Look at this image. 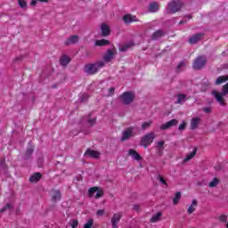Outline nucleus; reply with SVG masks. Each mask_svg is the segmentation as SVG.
Masks as SVG:
<instances>
[{
    "instance_id": "nucleus-46",
    "label": "nucleus",
    "mask_w": 228,
    "mask_h": 228,
    "mask_svg": "<svg viewBox=\"0 0 228 228\" xmlns=\"http://www.w3.org/2000/svg\"><path fill=\"white\" fill-rule=\"evenodd\" d=\"M204 113H211V107L203 108Z\"/></svg>"
},
{
    "instance_id": "nucleus-45",
    "label": "nucleus",
    "mask_w": 228,
    "mask_h": 228,
    "mask_svg": "<svg viewBox=\"0 0 228 228\" xmlns=\"http://www.w3.org/2000/svg\"><path fill=\"white\" fill-rule=\"evenodd\" d=\"M97 216H102L104 215V209H99L96 212Z\"/></svg>"
},
{
    "instance_id": "nucleus-15",
    "label": "nucleus",
    "mask_w": 228,
    "mask_h": 228,
    "mask_svg": "<svg viewBox=\"0 0 228 228\" xmlns=\"http://www.w3.org/2000/svg\"><path fill=\"white\" fill-rule=\"evenodd\" d=\"M148 10L151 13H156L159 10V4L158 2H152L150 4Z\"/></svg>"
},
{
    "instance_id": "nucleus-47",
    "label": "nucleus",
    "mask_w": 228,
    "mask_h": 228,
    "mask_svg": "<svg viewBox=\"0 0 228 228\" xmlns=\"http://www.w3.org/2000/svg\"><path fill=\"white\" fill-rule=\"evenodd\" d=\"M38 3V0H31L30 5L31 6H37V4Z\"/></svg>"
},
{
    "instance_id": "nucleus-27",
    "label": "nucleus",
    "mask_w": 228,
    "mask_h": 228,
    "mask_svg": "<svg viewBox=\"0 0 228 228\" xmlns=\"http://www.w3.org/2000/svg\"><path fill=\"white\" fill-rule=\"evenodd\" d=\"M161 216H163L161 212H158L156 215H153L150 219L151 224H156V222H159Z\"/></svg>"
},
{
    "instance_id": "nucleus-36",
    "label": "nucleus",
    "mask_w": 228,
    "mask_h": 228,
    "mask_svg": "<svg viewBox=\"0 0 228 228\" xmlns=\"http://www.w3.org/2000/svg\"><path fill=\"white\" fill-rule=\"evenodd\" d=\"M158 179L159 183H161V184H164L166 188H168V183H167V180L165 179V177H163L161 175H159Z\"/></svg>"
},
{
    "instance_id": "nucleus-30",
    "label": "nucleus",
    "mask_w": 228,
    "mask_h": 228,
    "mask_svg": "<svg viewBox=\"0 0 228 228\" xmlns=\"http://www.w3.org/2000/svg\"><path fill=\"white\" fill-rule=\"evenodd\" d=\"M220 184V180L216 177L213 178V180L208 183L209 188H216Z\"/></svg>"
},
{
    "instance_id": "nucleus-24",
    "label": "nucleus",
    "mask_w": 228,
    "mask_h": 228,
    "mask_svg": "<svg viewBox=\"0 0 228 228\" xmlns=\"http://www.w3.org/2000/svg\"><path fill=\"white\" fill-rule=\"evenodd\" d=\"M195 209H197V200H193L192 203L188 208L187 209L188 215H191L192 213H194Z\"/></svg>"
},
{
    "instance_id": "nucleus-12",
    "label": "nucleus",
    "mask_w": 228,
    "mask_h": 228,
    "mask_svg": "<svg viewBox=\"0 0 228 228\" xmlns=\"http://www.w3.org/2000/svg\"><path fill=\"white\" fill-rule=\"evenodd\" d=\"M196 155H197V148H194L192 151H191L190 153H187V155L183 160V164L188 163V161H191V159H193V158H195Z\"/></svg>"
},
{
    "instance_id": "nucleus-34",
    "label": "nucleus",
    "mask_w": 228,
    "mask_h": 228,
    "mask_svg": "<svg viewBox=\"0 0 228 228\" xmlns=\"http://www.w3.org/2000/svg\"><path fill=\"white\" fill-rule=\"evenodd\" d=\"M104 195V191H102V188L98 187V190L96 191V194L94 196V199H101Z\"/></svg>"
},
{
    "instance_id": "nucleus-11",
    "label": "nucleus",
    "mask_w": 228,
    "mask_h": 228,
    "mask_svg": "<svg viewBox=\"0 0 228 228\" xmlns=\"http://www.w3.org/2000/svg\"><path fill=\"white\" fill-rule=\"evenodd\" d=\"M102 37H110L111 30L110 29V26L106 23H102L101 25Z\"/></svg>"
},
{
    "instance_id": "nucleus-28",
    "label": "nucleus",
    "mask_w": 228,
    "mask_h": 228,
    "mask_svg": "<svg viewBox=\"0 0 228 228\" xmlns=\"http://www.w3.org/2000/svg\"><path fill=\"white\" fill-rule=\"evenodd\" d=\"M133 45H134V43H127L126 45H123L122 46H119V51L120 53H126V51H127V49H131Z\"/></svg>"
},
{
    "instance_id": "nucleus-26",
    "label": "nucleus",
    "mask_w": 228,
    "mask_h": 228,
    "mask_svg": "<svg viewBox=\"0 0 228 228\" xmlns=\"http://www.w3.org/2000/svg\"><path fill=\"white\" fill-rule=\"evenodd\" d=\"M192 69L194 70H200V56H198L192 62Z\"/></svg>"
},
{
    "instance_id": "nucleus-7",
    "label": "nucleus",
    "mask_w": 228,
    "mask_h": 228,
    "mask_svg": "<svg viewBox=\"0 0 228 228\" xmlns=\"http://www.w3.org/2000/svg\"><path fill=\"white\" fill-rule=\"evenodd\" d=\"M177 124H179V121L177 119H171L167 123L161 125L160 129L162 131H167V129H170V127H174V126H177Z\"/></svg>"
},
{
    "instance_id": "nucleus-48",
    "label": "nucleus",
    "mask_w": 228,
    "mask_h": 228,
    "mask_svg": "<svg viewBox=\"0 0 228 228\" xmlns=\"http://www.w3.org/2000/svg\"><path fill=\"white\" fill-rule=\"evenodd\" d=\"M182 67H184V62L183 61H182V62H180L179 64H178V66H177V70H181V68Z\"/></svg>"
},
{
    "instance_id": "nucleus-53",
    "label": "nucleus",
    "mask_w": 228,
    "mask_h": 228,
    "mask_svg": "<svg viewBox=\"0 0 228 228\" xmlns=\"http://www.w3.org/2000/svg\"><path fill=\"white\" fill-rule=\"evenodd\" d=\"M185 19H188L190 20V19H191V15L185 16Z\"/></svg>"
},
{
    "instance_id": "nucleus-52",
    "label": "nucleus",
    "mask_w": 228,
    "mask_h": 228,
    "mask_svg": "<svg viewBox=\"0 0 228 228\" xmlns=\"http://www.w3.org/2000/svg\"><path fill=\"white\" fill-rule=\"evenodd\" d=\"M186 22H187L186 20H181V21L179 22V24H180V25H182V24H186Z\"/></svg>"
},
{
    "instance_id": "nucleus-10",
    "label": "nucleus",
    "mask_w": 228,
    "mask_h": 228,
    "mask_svg": "<svg viewBox=\"0 0 228 228\" xmlns=\"http://www.w3.org/2000/svg\"><path fill=\"white\" fill-rule=\"evenodd\" d=\"M79 42V37L77 35L70 36L68 39L65 40L64 45H72Z\"/></svg>"
},
{
    "instance_id": "nucleus-19",
    "label": "nucleus",
    "mask_w": 228,
    "mask_h": 228,
    "mask_svg": "<svg viewBox=\"0 0 228 228\" xmlns=\"http://www.w3.org/2000/svg\"><path fill=\"white\" fill-rule=\"evenodd\" d=\"M158 154L163 156V151H165V141H159L157 142Z\"/></svg>"
},
{
    "instance_id": "nucleus-13",
    "label": "nucleus",
    "mask_w": 228,
    "mask_h": 228,
    "mask_svg": "<svg viewBox=\"0 0 228 228\" xmlns=\"http://www.w3.org/2000/svg\"><path fill=\"white\" fill-rule=\"evenodd\" d=\"M34 151H35V146H33V144H31V142H29L28 144V148L25 152L24 159H29V158H31V154H33Z\"/></svg>"
},
{
    "instance_id": "nucleus-5",
    "label": "nucleus",
    "mask_w": 228,
    "mask_h": 228,
    "mask_svg": "<svg viewBox=\"0 0 228 228\" xmlns=\"http://www.w3.org/2000/svg\"><path fill=\"white\" fill-rule=\"evenodd\" d=\"M120 99H121V102H123V104L127 106L131 104L133 101H134V94H133L132 92L126 91L120 95Z\"/></svg>"
},
{
    "instance_id": "nucleus-37",
    "label": "nucleus",
    "mask_w": 228,
    "mask_h": 228,
    "mask_svg": "<svg viewBox=\"0 0 228 228\" xmlns=\"http://www.w3.org/2000/svg\"><path fill=\"white\" fill-rule=\"evenodd\" d=\"M151 126H152V121L142 123L141 127H142V131H145L146 129H149V127H151Z\"/></svg>"
},
{
    "instance_id": "nucleus-44",
    "label": "nucleus",
    "mask_w": 228,
    "mask_h": 228,
    "mask_svg": "<svg viewBox=\"0 0 228 228\" xmlns=\"http://www.w3.org/2000/svg\"><path fill=\"white\" fill-rule=\"evenodd\" d=\"M77 225H79V222L77 220H73L71 223V227L76 228Z\"/></svg>"
},
{
    "instance_id": "nucleus-16",
    "label": "nucleus",
    "mask_w": 228,
    "mask_h": 228,
    "mask_svg": "<svg viewBox=\"0 0 228 228\" xmlns=\"http://www.w3.org/2000/svg\"><path fill=\"white\" fill-rule=\"evenodd\" d=\"M85 156H89L90 158H94V159H97L99 158V151L87 149L85 152Z\"/></svg>"
},
{
    "instance_id": "nucleus-25",
    "label": "nucleus",
    "mask_w": 228,
    "mask_h": 228,
    "mask_svg": "<svg viewBox=\"0 0 228 228\" xmlns=\"http://www.w3.org/2000/svg\"><path fill=\"white\" fill-rule=\"evenodd\" d=\"M184 102H186V94H178L177 101L175 102V104H184Z\"/></svg>"
},
{
    "instance_id": "nucleus-29",
    "label": "nucleus",
    "mask_w": 228,
    "mask_h": 228,
    "mask_svg": "<svg viewBox=\"0 0 228 228\" xmlns=\"http://www.w3.org/2000/svg\"><path fill=\"white\" fill-rule=\"evenodd\" d=\"M110 41L108 39H100L95 41V45L102 47L104 45H109Z\"/></svg>"
},
{
    "instance_id": "nucleus-33",
    "label": "nucleus",
    "mask_w": 228,
    "mask_h": 228,
    "mask_svg": "<svg viewBox=\"0 0 228 228\" xmlns=\"http://www.w3.org/2000/svg\"><path fill=\"white\" fill-rule=\"evenodd\" d=\"M199 118H193L191 122V129H195L197 126H199Z\"/></svg>"
},
{
    "instance_id": "nucleus-50",
    "label": "nucleus",
    "mask_w": 228,
    "mask_h": 228,
    "mask_svg": "<svg viewBox=\"0 0 228 228\" xmlns=\"http://www.w3.org/2000/svg\"><path fill=\"white\" fill-rule=\"evenodd\" d=\"M134 209L135 211H140V207H139L138 205H134Z\"/></svg>"
},
{
    "instance_id": "nucleus-43",
    "label": "nucleus",
    "mask_w": 228,
    "mask_h": 228,
    "mask_svg": "<svg viewBox=\"0 0 228 228\" xmlns=\"http://www.w3.org/2000/svg\"><path fill=\"white\" fill-rule=\"evenodd\" d=\"M219 221L220 222H227V216L222 215L219 216Z\"/></svg>"
},
{
    "instance_id": "nucleus-42",
    "label": "nucleus",
    "mask_w": 228,
    "mask_h": 228,
    "mask_svg": "<svg viewBox=\"0 0 228 228\" xmlns=\"http://www.w3.org/2000/svg\"><path fill=\"white\" fill-rule=\"evenodd\" d=\"M184 129H186V122H183V124H181L179 126H178V130L179 131H184Z\"/></svg>"
},
{
    "instance_id": "nucleus-21",
    "label": "nucleus",
    "mask_w": 228,
    "mask_h": 228,
    "mask_svg": "<svg viewBox=\"0 0 228 228\" xmlns=\"http://www.w3.org/2000/svg\"><path fill=\"white\" fill-rule=\"evenodd\" d=\"M42 179V174L41 173H34L30 177L29 181L30 183H38Z\"/></svg>"
},
{
    "instance_id": "nucleus-49",
    "label": "nucleus",
    "mask_w": 228,
    "mask_h": 228,
    "mask_svg": "<svg viewBox=\"0 0 228 228\" xmlns=\"http://www.w3.org/2000/svg\"><path fill=\"white\" fill-rule=\"evenodd\" d=\"M109 92H110V94H114L115 93V88L114 87H110L109 89Z\"/></svg>"
},
{
    "instance_id": "nucleus-39",
    "label": "nucleus",
    "mask_w": 228,
    "mask_h": 228,
    "mask_svg": "<svg viewBox=\"0 0 228 228\" xmlns=\"http://www.w3.org/2000/svg\"><path fill=\"white\" fill-rule=\"evenodd\" d=\"M94 225V219H89L87 223L84 224V228H92Z\"/></svg>"
},
{
    "instance_id": "nucleus-14",
    "label": "nucleus",
    "mask_w": 228,
    "mask_h": 228,
    "mask_svg": "<svg viewBox=\"0 0 228 228\" xmlns=\"http://www.w3.org/2000/svg\"><path fill=\"white\" fill-rule=\"evenodd\" d=\"M128 155H130L131 158H133V159H134L135 161L142 160V156H140V153H138L136 150H134V149L128 150Z\"/></svg>"
},
{
    "instance_id": "nucleus-40",
    "label": "nucleus",
    "mask_w": 228,
    "mask_h": 228,
    "mask_svg": "<svg viewBox=\"0 0 228 228\" xmlns=\"http://www.w3.org/2000/svg\"><path fill=\"white\" fill-rule=\"evenodd\" d=\"M208 62V61L206 60V57L202 56L200 58V67L202 69V67H206V63Z\"/></svg>"
},
{
    "instance_id": "nucleus-35",
    "label": "nucleus",
    "mask_w": 228,
    "mask_h": 228,
    "mask_svg": "<svg viewBox=\"0 0 228 228\" xmlns=\"http://www.w3.org/2000/svg\"><path fill=\"white\" fill-rule=\"evenodd\" d=\"M97 190H99V187L94 186V187H91L88 191V196L89 197H94V195L95 194V192L97 191Z\"/></svg>"
},
{
    "instance_id": "nucleus-32",
    "label": "nucleus",
    "mask_w": 228,
    "mask_h": 228,
    "mask_svg": "<svg viewBox=\"0 0 228 228\" xmlns=\"http://www.w3.org/2000/svg\"><path fill=\"white\" fill-rule=\"evenodd\" d=\"M9 209H13V205L12 203H7L4 208L0 209V213H4Z\"/></svg>"
},
{
    "instance_id": "nucleus-8",
    "label": "nucleus",
    "mask_w": 228,
    "mask_h": 228,
    "mask_svg": "<svg viewBox=\"0 0 228 228\" xmlns=\"http://www.w3.org/2000/svg\"><path fill=\"white\" fill-rule=\"evenodd\" d=\"M50 195L53 202H58V200H61V192L59 190L53 189L50 191Z\"/></svg>"
},
{
    "instance_id": "nucleus-17",
    "label": "nucleus",
    "mask_w": 228,
    "mask_h": 228,
    "mask_svg": "<svg viewBox=\"0 0 228 228\" xmlns=\"http://www.w3.org/2000/svg\"><path fill=\"white\" fill-rule=\"evenodd\" d=\"M113 56H115V52H112L111 50H107L106 54L103 55V60L106 61V63H109V61H111L113 59Z\"/></svg>"
},
{
    "instance_id": "nucleus-31",
    "label": "nucleus",
    "mask_w": 228,
    "mask_h": 228,
    "mask_svg": "<svg viewBox=\"0 0 228 228\" xmlns=\"http://www.w3.org/2000/svg\"><path fill=\"white\" fill-rule=\"evenodd\" d=\"M179 200H181V191H178L175 194V197L173 199V204H175V206H177L179 204Z\"/></svg>"
},
{
    "instance_id": "nucleus-54",
    "label": "nucleus",
    "mask_w": 228,
    "mask_h": 228,
    "mask_svg": "<svg viewBox=\"0 0 228 228\" xmlns=\"http://www.w3.org/2000/svg\"><path fill=\"white\" fill-rule=\"evenodd\" d=\"M0 165H4V159H2L1 161H0Z\"/></svg>"
},
{
    "instance_id": "nucleus-3",
    "label": "nucleus",
    "mask_w": 228,
    "mask_h": 228,
    "mask_svg": "<svg viewBox=\"0 0 228 228\" xmlns=\"http://www.w3.org/2000/svg\"><path fill=\"white\" fill-rule=\"evenodd\" d=\"M136 131H138L137 126H128V127L125 128L122 133L121 141L127 142V140H129V138H133V137L136 136V134H137Z\"/></svg>"
},
{
    "instance_id": "nucleus-6",
    "label": "nucleus",
    "mask_w": 228,
    "mask_h": 228,
    "mask_svg": "<svg viewBox=\"0 0 228 228\" xmlns=\"http://www.w3.org/2000/svg\"><path fill=\"white\" fill-rule=\"evenodd\" d=\"M121 219H122V212H118L113 214L110 219V224L112 225V228H118V224Z\"/></svg>"
},
{
    "instance_id": "nucleus-18",
    "label": "nucleus",
    "mask_w": 228,
    "mask_h": 228,
    "mask_svg": "<svg viewBox=\"0 0 228 228\" xmlns=\"http://www.w3.org/2000/svg\"><path fill=\"white\" fill-rule=\"evenodd\" d=\"M200 40V33H197V34L191 36L189 38L188 42H189V44H191V45H193L197 44Z\"/></svg>"
},
{
    "instance_id": "nucleus-2",
    "label": "nucleus",
    "mask_w": 228,
    "mask_h": 228,
    "mask_svg": "<svg viewBox=\"0 0 228 228\" xmlns=\"http://www.w3.org/2000/svg\"><path fill=\"white\" fill-rule=\"evenodd\" d=\"M184 6V3L181 0H173L167 4V13H177Z\"/></svg>"
},
{
    "instance_id": "nucleus-22",
    "label": "nucleus",
    "mask_w": 228,
    "mask_h": 228,
    "mask_svg": "<svg viewBox=\"0 0 228 228\" xmlns=\"http://www.w3.org/2000/svg\"><path fill=\"white\" fill-rule=\"evenodd\" d=\"M228 81V75L226 76H220L218 77L216 81H215V85L218 86V85H222L224 83H227Z\"/></svg>"
},
{
    "instance_id": "nucleus-51",
    "label": "nucleus",
    "mask_w": 228,
    "mask_h": 228,
    "mask_svg": "<svg viewBox=\"0 0 228 228\" xmlns=\"http://www.w3.org/2000/svg\"><path fill=\"white\" fill-rule=\"evenodd\" d=\"M39 3H49V0H37Z\"/></svg>"
},
{
    "instance_id": "nucleus-4",
    "label": "nucleus",
    "mask_w": 228,
    "mask_h": 228,
    "mask_svg": "<svg viewBox=\"0 0 228 228\" xmlns=\"http://www.w3.org/2000/svg\"><path fill=\"white\" fill-rule=\"evenodd\" d=\"M155 138L156 135H154V133H149L141 138V145L147 149V147H149V145H151L152 142H154Z\"/></svg>"
},
{
    "instance_id": "nucleus-20",
    "label": "nucleus",
    "mask_w": 228,
    "mask_h": 228,
    "mask_svg": "<svg viewBox=\"0 0 228 228\" xmlns=\"http://www.w3.org/2000/svg\"><path fill=\"white\" fill-rule=\"evenodd\" d=\"M163 37H165V31L159 29L152 34L151 38L153 40H158L159 38H161Z\"/></svg>"
},
{
    "instance_id": "nucleus-55",
    "label": "nucleus",
    "mask_w": 228,
    "mask_h": 228,
    "mask_svg": "<svg viewBox=\"0 0 228 228\" xmlns=\"http://www.w3.org/2000/svg\"><path fill=\"white\" fill-rule=\"evenodd\" d=\"M207 88H209V84H207Z\"/></svg>"
},
{
    "instance_id": "nucleus-9",
    "label": "nucleus",
    "mask_w": 228,
    "mask_h": 228,
    "mask_svg": "<svg viewBox=\"0 0 228 228\" xmlns=\"http://www.w3.org/2000/svg\"><path fill=\"white\" fill-rule=\"evenodd\" d=\"M125 24H131L132 22H138V18L132 14H125L123 16Z\"/></svg>"
},
{
    "instance_id": "nucleus-23",
    "label": "nucleus",
    "mask_w": 228,
    "mask_h": 228,
    "mask_svg": "<svg viewBox=\"0 0 228 228\" xmlns=\"http://www.w3.org/2000/svg\"><path fill=\"white\" fill-rule=\"evenodd\" d=\"M60 63L62 67H67L70 63V59L67 55H62L60 58Z\"/></svg>"
},
{
    "instance_id": "nucleus-1",
    "label": "nucleus",
    "mask_w": 228,
    "mask_h": 228,
    "mask_svg": "<svg viewBox=\"0 0 228 228\" xmlns=\"http://www.w3.org/2000/svg\"><path fill=\"white\" fill-rule=\"evenodd\" d=\"M104 67V61H99L94 63L86 64L84 67V72L88 74L89 76H94L99 72V69H102Z\"/></svg>"
},
{
    "instance_id": "nucleus-38",
    "label": "nucleus",
    "mask_w": 228,
    "mask_h": 228,
    "mask_svg": "<svg viewBox=\"0 0 228 228\" xmlns=\"http://www.w3.org/2000/svg\"><path fill=\"white\" fill-rule=\"evenodd\" d=\"M18 4L20 6V8H26V6H28V3L26 2V0H18Z\"/></svg>"
},
{
    "instance_id": "nucleus-41",
    "label": "nucleus",
    "mask_w": 228,
    "mask_h": 228,
    "mask_svg": "<svg viewBox=\"0 0 228 228\" xmlns=\"http://www.w3.org/2000/svg\"><path fill=\"white\" fill-rule=\"evenodd\" d=\"M95 122H97V118L88 119V124H90V126H95Z\"/></svg>"
}]
</instances>
